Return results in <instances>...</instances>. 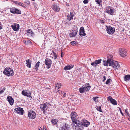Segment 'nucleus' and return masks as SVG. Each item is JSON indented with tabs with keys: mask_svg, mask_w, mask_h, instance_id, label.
Masks as SVG:
<instances>
[{
	"mask_svg": "<svg viewBox=\"0 0 130 130\" xmlns=\"http://www.w3.org/2000/svg\"><path fill=\"white\" fill-rule=\"evenodd\" d=\"M51 105L47 102L41 104L40 105V108L41 110L42 111L43 113L45 114L47 112V111H48L49 110L48 109V107L51 106Z\"/></svg>",
	"mask_w": 130,
	"mask_h": 130,
	"instance_id": "nucleus-1",
	"label": "nucleus"
},
{
	"mask_svg": "<svg viewBox=\"0 0 130 130\" xmlns=\"http://www.w3.org/2000/svg\"><path fill=\"white\" fill-rule=\"evenodd\" d=\"M89 83L86 84L80 88L79 89L80 92L83 93L89 91L91 87V86H89Z\"/></svg>",
	"mask_w": 130,
	"mask_h": 130,
	"instance_id": "nucleus-2",
	"label": "nucleus"
},
{
	"mask_svg": "<svg viewBox=\"0 0 130 130\" xmlns=\"http://www.w3.org/2000/svg\"><path fill=\"white\" fill-rule=\"evenodd\" d=\"M72 125L73 129L75 130H80L82 127L80 121L72 122Z\"/></svg>",
	"mask_w": 130,
	"mask_h": 130,
	"instance_id": "nucleus-3",
	"label": "nucleus"
},
{
	"mask_svg": "<svg viewBox=\"0 0 130 130\" xmlns=\"http://www.w3.org/2000/svg\"><path fill=\"white\" fill-rule=\"evenodd\" d=\"M3 73L7 76H10L13 75L14 72L11 68L9 67H6L4 69Z\"/></svg>",
	"mask_w": 130,
	"mask_h": 130,
	"instance_id": "nucleus-4",
	"label": "nucleus"
},
{
	"mask_svg": "<svg viewBox=\"0 0 130 130\" xmlns=\"http://www.w3.org/2000/svg\"><path fill=\"white\" fill-rule=\"evenodd\" d=\"M108 66L112 67L115 70L117 69H120V66L119 64L116 61L114 60L111 63H110Z\"/></svg>",
	"mask_w": 130,
	"mask_h": 130,
	"instance_id": "nucleus-5",
	"label": "nucleus"
},
{
	"mask_svg": "<svg viewBox=\"0 0 130 130\" xmlns=\"http://www.w3.org/2000/svg\"><path fill=\"white\" fill-rule=\"evenodd\" d=\"M107 60H103V65L105 66H108V64L112 61H114L113 60V56L111 55H108L107 56Z\"/></svg>",
	"mask_w": 130,
	"mask_h": 130,
	"instance_id": "nucleus-6",
	"label": "nucleus"
},
{
	"mask_svg": "<svg viewBox=\"0 0 130 130\" xmlns=\"http://www.w3.org/2000/svg\"><path fill=\"white\" fill-rule=\"evenodd\" d=\"M77 32V28L76 26H74L72 31L69 34V36L71 38L74 37L76 35Z\"/></svg>",
	"mask_w": 130,
	"mask_h": 130,
	"instance_id": "nucleus-7",
	"label": "nucleus"
},
{
	"mask_svg": "<svg viewBox=\"0 0 130 130\" xmlns=\"http://www.w3.org/2000/svg\"><path fill=\"white\" fill-rule=\"evenodd\" d=\"M105 27L107 32L109 34H112L115 32V30L114 28L110 25H106Z\"/></svg>",
	"mask_w": 130,
	"mask_h": 130,
	"instance_id": "nucleus-8",
	"label": "nucleus"
},
{
	"mask_svg": "<svg viewBox=\"0 0 130 130\" xmlns=\"http://www.w3.org/2000/svg\"><path fill=\"white\" fill-rule=\"evenodd\" d=\"M70 116L72 122L79 121L77 120L78 116L76 112H71Z\"/></svg>",
	"mask_w": 130,
	"mask_h": 130,
	"instance_id": "nucleus-9",
	"label": "nucleus"
},
{
	"mask_svg": "<svg viewBox=\"0 0 130 130\" xmlns=\"http://www.w3.org/2000/svg\"><path fill=\"white\" fill-rule=\"evenodd\" d=\"M105 12L107 13L110 15H113L115 12V9L111 7L108 6L106 8Z\"/></svg>",
	"mask_w": 130,
	"mask_h": 130,
	"instance_id": "nucleus-10",
	"label": "nucleus"
},
{
	"mask_svg": "<svg viewBox=\"0 0 130 130\" xmlns=\"http://www.w3.org/2000/svg\"><path fill=\"white\" fill-rule=\"evenodd\" d=\"M36 112L33 110H31L28 111V116L30 119H35L36 117Z\"/></svg>",
	"mask_w": 130,
	"mask_h": 130,
	"instance_id": "nucleus-11",
	"label": "nucleus"
},
{
	"mask_svg": "<svg viewBox=\"0 0 130 130\" xmlns=\"http://www.w3.org/2000/svg\"><path fill=\"white\" fill-rule=\"evenodd\" d=\"M10 12L11 13L14 14H20L21 13V10L15 7H12L10 8Z\"/></svg>",
	"mask_w": 130,
	"mask_h": 130,
	"instance_id": "nucleus-12",
	"label": "nucleus"
},
{
	"mask_svg": "<svg viewBox=\"0 0 130 130\" xmlns=\"http://www.w3.org/2000/svg\"><path fill=\"white\" fill-rule=\"evenodd\" d=\"M21 94L23 95L24 96L32 98V97L31 95V92L29 91L24 90L22 91Z\"/></svg>",
	"mask_w": 130,
	"mask_h": 130,
	"instance_id": "nucleus-13",
	"label": "nucleus"
},
{
	"mask_svg": "<svg viewBox=\"0 0 130 130\" xmlns=\"http://www.w3.org/2000/svg\"><path fill=\"white\" fill-rule=\"evenodd\" d=\"M14 112L23 115L24 113V111L23 108L21 107H18L14 109Z\"/></svg>",
	"mask_w": 130,
	"mask_h": 130,
	"instance_id": "nucleus-14",
	"label": "nucleus"
},
{
	"mask_svg": "<svg viewBox=\"0 0 130 130\" xmlns=\"http://www.w3.org/2000/svg\"><path fill=\"white\" fill-rule=\"evenodd\" d=\"M11 27L14 31H18L19 30L20 25L19 24L14 23L11 25Z\"/></svg>",
	"mask_w": 130,
	"mask_h": 130,
	"instance_id": "nucleus-15",
	"label": "nucleus"
},
{
	"mask_svg": "<svg viewBox=\"0 0 130 130\" xmlns=\"http://www.w3.org/2000/svg\"><path fill=\"white\" fill-rule=\"evenodd\" d=\"M44 63L46 66V68L48 69L51 67L52 63V61L48 58H46L45 60Z\"/></svg>",
	"mask_w": 130,
	"mask_h": 130,
	"instance_id": "nucleus-16",
	"label": "nucleus"
},
{
	"mask_svg": "<svg viewBox=\"0 0 130 130\" xmlns=\"http://www.w3.org/2000/svg\"><path fill=\"white\" fill-rule=\"evenodd\" d=\"M119 54L123 57H125L126 55V50L124 48L120 49L119 50Z\"/></svg>",
	"mask_w": 130,
	"mask_h": 130,
	"instance_id": "nucleus-17",
	"label": "nucleus"
},
{
	"mask_svg": "<svg viewBox=\"0 0 130 130\" xmlns=\"http://www.w3.org/2000/svg\"><path fill=\"white\" fill-rule=\"evenodd\" d=\"M107 100L110 102L113 105H117V102L116 101L112 99L111 96H109L107 97Z\"/></svg>",
	"mask_w": 130,
	"mask_h": 130,
	"instance_id": "nucleus-18",
	"label": "nucleus"
},
{
	"mask_svg": "<svg viewBox=\"0 0 130 130\" xmlns=\"http://www.w3.org/2000/svg\"><path fill=\"white\" fill-rule=\"evenodd\" d=\"M81 125L86 127H88L90 124V122L86 120H83L82 121Z\"/></svg>",
	"mask_w": 130,
	"mask_h": 130,
	"instance_id": "nucleus-19",
	"label": "nucleus"
},
{
	"mask_svg": "<svg viewBox=\"0 0 130 130\" xmlns=\"http://www.w3.org/2000/svg\"><path fill=\"white\" fill-rule=\"evenodd\" d=\"M101 60L102 59H101L96 60L92 62L91 64V65L94 67H96L97 64H100L101 62Z\"/></svg>",
	"mask_w": 130,
	"mask_h": 130,
	"instance_id": "nucleus-20",
	"label": "nucleus"
},
{
	"mask_svg": "<svg viewBox=\"0 0 130 130\" xmlns=\"http://www.w3.org/2000/svg\"><path fill=\"white\" fill-rule=\"evenodd\" d=\"M79 35L81 36H85L86 35L84 28L83 27H81L80 29Z\"/></svg>",
	"mask_w": 130,
	"mask_h": 130,
	"instance_id": "nucleus-21",
	"label": "nucleus"
},
{
	"mask_svg": "<svg viewBox=\"0 0 130 130\" xmlns=\"http://www.w3.org/2000/svg\"><path fill=\"white\" fill-rule=\"evenodd\" d=\"M7 100L10 105H13L14 102V100L11 96H8L7 97Z\"/></svg>",
	"mask_w": 130,
	"mask_h": 130,
	"instance_id": "nucleus-22",
	"label": "nucleus"
},
{
	"mask_svg": "<svg viewBox=\"0 0 130 130\" xmlns=\"http://www.w3.org/2000/svg\"><path fill=\"white\" fill-rule=\"evenodd\" d=\"M74 13L72 11L70 12V14L67 15V18L68 20L70 21L71 20L73 19V17L74 15Z\"/></svg>",
	"mask_w": 130,
	"mask_h": 130,
	"instance_id": "nucleus-23",
	"label": "nucleus"
},
{
	"mask_svg": "<svg viewBox=\"0 0 130 130\" xmlns=\"http://www.w3.org/2000/svg\"><path fill=\"white\" fill-rule=\"evenodd\" d=\"M26 34L29 37L33 36L34 35V33L31 29H29L27 31Z\"/></svg>",
	"mask_w": 130,
	"mask_h": 130,
	"instance_id": "nucleus-24",
	"label": "nucleus"
},
{
	"mask_svg": "<svg viewBox=\"0 0 130 130\" xmlns=\"http://www.w3.org/2000/svg\"><path fill=\"white\" fill-rule=\"evenodd\" d=\"M52 9L55 11L58 12L60 10L59 6L56 4H54L53 5Z\"/></svg>",
	"mask_w": 130,
	"mask_h": 130,
	"instance_id": "nucleus-25",
	"label": "nucleus"
},
{
	"mask_svg": "<svg viewBox=\"0 0 130 130\" xmlns=\"http://www.w3.org/2000/svg\"><path fill=\"white\" fill-rule=\"evenodd\" d=\"M68 126V124H65L63 125V126L61 127V130H69V127Z\"/></svg>",
	"mask_w": 130,
	"mask_h": 130,
	"instance_id": "nucleus-26",
	"label": "nucleus"
},
{
	"mask_svg": "<svg viewBox=\"0 0 130 130\" xmlns=\"http://www.w3.org/2000/svg\"><path fill=\"white\" fill-rule=\"evenodd\" d=\"M13 2L14 3H15L17 5H19L20 6H22L23 7H25V5L23 3L21 2L16 1H14Z\"/></svg>",
	"mask_w": 130,
	"mask_h": 130,
	"instance_id": "nucleus-27",
	"label": "nucleus"
},
{
	"mask_svg": "<svg viewBox=\"0 0 130 130\" xmlns=\"http://www.w3.org/2000/svg\"><path fill=\"white\" fill-rule=\"evenodd\" d=\"M73 65H71V66L70 65H68L65 66L64 68L63 69L66 71L70 70L73 67Z\"/></svg>",
	"mask_w": 130,
	"mask_h": 130,
	"instance_id": "nucleus-28",
	"label": "nucleus"
},
{
	"mask_svg": "<svg viewBox=\"0 0 130 130\" xmlns=\"http://www.w3.org/2000/svg\"><path fill=\"white\" fill-rule=\"evenodd\" d=\"M31 61L29 59L26 60V66L29 68H30L31 67Z\"/></svg>",
	"mask_w": 130,
	"mask_h": 130,
	"instance_id": "nucleus-29",
	"label": "nucleus"
},
{
	"mask_svg": "<svg viewBox=\"0 0 130 130\" xmlns=\"http://www.w3.org/2000/svg\"><path fill=\"white\" fill-rule=\"evenodd\" d=\"M61 84L60 83H57L56 84L55 86V89L56 90H58L61 87Z\"/></svg>",
	"mask_w": 130,
	"mask_h": 130,
	"instance_id": "nucleus-30",
	"label": "nucleus"
},
{
	"mask_svg": "<svg viewBox=\"0 0 130 130\" xmlns=\"http://www.w3.org/2000/svg\"><path fill=\"white\" fill-rule=\"evenodd\" d=\"M124 80L125 81H128L130 80V75H125L124 77Z\"/></svg>",
	"mask_w": 130,
	"mask_h": 130,
	"instance_id": "nucleus-31",
	"label": "nucleus"
},
{
	"mask_svg": "<svg viewBox=\"0 0 130 130\" xmlns=\"http://www.w3.org/2000/svg\"><path fill=\"white\" fill-rule=\"evenodd\" d=\"M51 122L53 124L55 125L57 124L58 120L57 119H53L51 120Z\"/></svg>",
	"mask_w": 130,
	"mask_h": 130,
	"instance_id": "nucleus-32",
	"label": "nucleus"
},
{
	"mask_svg": "<svg viewBox=\"0 0 130 130\" xmlns=\"http://www.w3.org/2000/svg\"><path fill=\"white\" fill-rule=\"evenodd\" d=\"M95 1L98 4L99 6H102V0H95Z\"/></svg>",
	"mask_w": 130,
	"mask_h": 130,
	"instance_id": "nucleus-33",
	"label": "nucleus"
},
{
	"mask_svg": "<svg viewBox=\"0 0 130 130\" xmlns=\"http://www.w3.org/2000/svg\"><path fill=\"white\" fill-rule=\"evenodd\" d=\"M40 63V62L38 61L36 64V65L35 67V68L36 70V71H37V70H38V67L39 66Z\"/></svg>",
	"mask_w": 130,
	"mask_h": 130,
	"instance_id": "nucleus-34",
	"label": "nucleus"
},
{
	"mask_svg": "<svg viewBox=\"0 0 130 130\" xmlns=\"http://www.w3.org/2000/svg\"><path fill=\"white\" fill-rule=\"evenodd\" d=\"M101 106H98L96 107V109L99 111L102 112V111L101 109Z\"/></svg>",
	"mask_w": 130,
	"mask_h": 130,
	"instance_id": "nucleus-35",
	"label": "nucleus"
},
{
	"mask_svg": "<svg viewBox=\"0 0 130 130\" xmlns=\"http://www.w3.org/2000/svg\"><path fill=\"white\" fill-rule=\"evenodd\" d=\"M71 44L73 46H75L77 44V42H76L75 41H73L70 42Z\"/></svg>",
	"mask_w": 130,
	"mask_h": 130,
	"instance_id": "nucleus-36",
	"label": "nucleus"
},
{
	"mask_svg": "<svg viewBox=\"0 0 130 130\" xmlns=\"http://www.w3.org/2000/svg\"><path fill=\"white\" fill-rule=\"evenodd\" d=\"M59 92L61 93V95L63 98H64L66 96V93L62 91H60Z\"/></svg>",
	"mask_w": 130,
	"mask_h": 130,
	"instance_id": "nucleus-37",
	"label": "nucleus"
},
{
	"mask_svg": "<svg viewBox=\"0 0 130 130\" xmlns=\"http://www.w3.org/2000/svg\"><path fill=\"white\" fill-rule=\"evenodd\" d=\"M125 113L126 114V116H130V115L128 113V112L127 109H125Z\"/></svg>",
	"mask_w": 130,
	"mask_h": 130,
	"instance_id": "nucleus-38",
	"label": "nucleus"
},
{
	"mask_svg": "<svg viewBox=\"0 0 130 130\" xmlns=\"http://www.w3.org/2000/svg\"><path fill=\"white\" fill-rule=\"evenodd\" d=\"M110 82V78L108 79L106 81L105 84H108Z\"/></svg>",
	"mask_w": 130,
	"mask_h": 130,
	"instance_id": "nucleus-39",
	"label": "nucleus"
},
{
	"mask_svg": "<svg viewBox=\"0 0 130 130\" xmlns=\"http://www.w3.org/2000/svg\"><path fill=\"white\" fill-rule=\"evenodd\" d=\"M6 88L5 87H4L3 88V89L1 90L0 89V93H1V94L3 93V92H4L5 91V90H6Z\"/></svg>",
	"mask_w": 130,
	"mask_h": 130,
	"instance_id": "nucleus-40",
	"label": "nucleus"
},
{
	"mask_svg": "<svg viewBox=\"0 0 130 130\" xmlns=\"http://www.w3.org/2000/svg\"><path fill=\"white\" fill-rule=\"evenodd\" d=\"M98 97H93L92 99L95 102H97L98 101V100L97 99L98 98Z\"/></svg>",
	"mask_w": 130,
	"mask_h": 130,
	"instance_id": "nucleus-41",
	"label": "nucleus"
},
{
	"mask_svg": "<svg viewBox=\"0 0 130 130\" xmlns=\"http://www.w3.org/2000/svg\"><path fill=\"white\" fill-rule=\"evenodd\" d=\"M89 0H84L83 1V2L84 4H87L88 3Z\"/></svg>",
	"mask_w": 130,
	"mask_h": 130,
	"instance_id": "nucleus-42",
	"label": "nucleus"
},
{
	"mask_svg": "<svg viewBox=\"0 0 130 130\" xmlns=\"http://www.w3.org/2000/svg\"><path fill=\"white\" fill-rule=\"evenodd\" d=\"M2 29V24L1 22H0V30Z\"/></svg>",
	"mask_w": 130,
	"mask_h": 130,
	"instance_id": "nucleus-43",
	"label": "nucleus"
},
{
	"mask_svg": "<svg viewBox=\"0 0 130 130\" xmlns=\"http://www.w3.org/2000/svg\"><path fill=\"white\" fill-rule=\"evenodd\" d=\"M101 23H104V21L103 20H101Z\"/></svg>",
	"mask_w": 130,
	"mask_h": 130,
	"instance_id": "nucleus-44",
	"label": "nucleus"
},
{
	"mask_svg": "<svg viewBox=\"0 0 130 130\" xmlns=\"http://www.w3.org/2000/svg\"><path fill=\"white\" fill-rule=\"evenodd\" d=\"M52 52H53V54H54V56H55V55H57L56 54V53H55L54 51H52Z\"/></svg>",
	"mask_w": 130,
	"mask_h": 130,
	"instance_id": "nucleus-45",
	"label": "nucleus"
},
{
	"mask_svg": "<svg viewBox=\"0 0 130 130\" xmlns=\"http://www.w3.org/2000/svg\"><path fill=\"white\" fill-rule=\"evenodd\" d=\"M54 56V59L55 60L57 58V55H55V56Z\"/></svg>",
	"mask_w": 130,
	"mask_h": 130,
	"instance_id": "nucleus-46",
	"label": "nucleus"
},
{
	"mask_svg": "<svg viewBox=\"0 0 130 130\" xmlns=\"http://www.w3.org/2000/svg\"><path fill=\"white\" fill-rule=\"evenodd\" d=\"M120 113H121V114L122 115V116H124V115L123 114V113H122V111H120Z\"/></svg>",
	"mask_w": 130,
	"mask_h": 130,
	"instance_id": "nucleus-47",
	"label": "nucleus"
},
{
	"mask_svg": "<svg viewBox=\"0 0 130 130\" xmlns=\"http://www.w3.org/2000/svg\"><path fill=\"white\" fill-rule=\"evenodd\" d=\"M103 78H104V80H106V78L105 76H104L103 77Z\"/></svg>",
	"mask_w": 130,
	"mask_h": 130,
	"instance_id": "nucleus-48",
	"label": "nucleus"
},
{
	"mask_svg": "<svg viewBox=\"0 0 130 130\" xmlns=\"http://www.w3.org/2000/svg\"><path fill=\"white\" fill-rule=\"evenodd\" d=\"M62 52H61V57H63V56H62Z\"/></svg>",
	"mask_w": 130,
	"mask_h": 130,
	"instance_id": "nucleus-49",
	"label": "nucleus"
},
{
	"mask_svg": "<svg viewBox=\"0 0 130 130\" xmlns=\"http://www.w3.org/2000/svg\"><path fill=\"white\" fill-rule=\"evenodd\" d=\"M38 130H42V129L40 127L39 128Z\"/></svg>",
	"mask_w": 130,
	"mask_h": 130,
	"instance_id": "nucleus-50",
	"label": "nucleus"
},
{
	"mask_svg": "<svg viewBox=\"0 0 130 130\" xmlns=\"http://www.w3.org/2000/svg\"><path fill=\"white\" fill-rule=\"evenodd\" d=\"M119 110L120 111H120H122L121 110V108H119Z\"/></svg>",
	"mask_w": 130,
	"mask_h": 130,
	"instance_id": "nucleus-51",
	"label": "nucleus"
},
{
	"mask_svg": "<svg viewBox=\"0 0 130 130\" xmlns=\"http://www.w3.org/2000/svg\"><path fill=\"white\" fill-rule=\"evenodd\" d=\"M67 6H69V5H68V4H67Z\"/></svg>",
	"mask_w": 130,
	"mask_h": 130,
	"instance_id": "nucleus-52",
	"label": "nucleus"
},
{
	"mask_svg": "<svg viewBox=\"0 0 130 130\" xmlns=\"http://www.w3.org/2000/svg\"><path fill=\"white\" fill-rule=\"evenodd\" d=\"M32 1H34L35 0H32Z\"/></svg>",
	"mask_w": 130,
	"mask_h": 130,
	"instance_id": "nucleus-53",
	"label": "nucleus"
},
{
	"mask_svg": "<svg viewBox=\"0 0 130 130\" xmlns=\"http://www.w3.org/2000/svg\"><path fill=\"white\" fill-rule=\"evenodd\" d=\"M26 41H25V43H26Z\"/></svg>",
	"mask_w": 130,
	"mask_h": 130,
	"instance_id": "nucleus-54",
	"label": "nucleus"
},
{
	"mask_svg": "<svg viewBox=\"0 0 130 130\" xmlns=\"http://www.w3.org/2000/svg\"><path fill=\"white\" fill-rule=\"evenodd\" d=\"M28 41L29 42L30 41L28 40Z\"/></svg>",
	"mask_w": 130,
	"mask_h": 130,
	"instance_id": "nucleus-55",
	"label": "nucleus"
}]
</instances>
